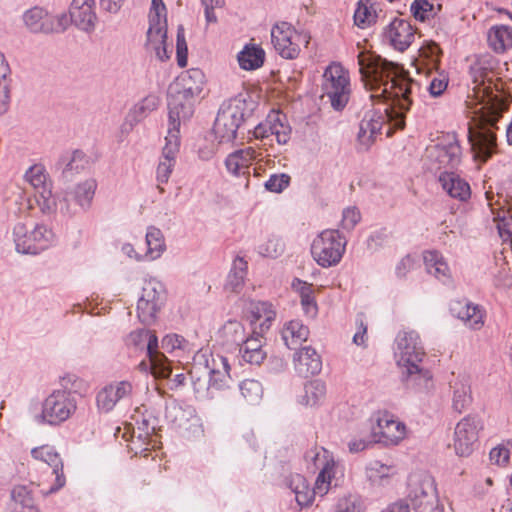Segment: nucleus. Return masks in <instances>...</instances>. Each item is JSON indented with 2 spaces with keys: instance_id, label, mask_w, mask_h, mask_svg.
<instances>
[{
  "instance_id": "18",
  "label": "nucleus",
  "mask_w": 512,
  "mask_h": 512,
  "mask_svg": "<svg viewBox=\"0 0 512 512\" xmlns=\"http://www.w3.org/2000/svg\"><path fill=\"white\" fill-rule=\"evenodd\" d=\"M384 36L395 49L404 51L414 40V30L407 20L395 18L385 28Z\"/></svg>"
},
{
  "instance_id": "14",
  "label": "nucleus",
  "mask_w": 512,
  "mask_h": 512,
  "mask_svg": "<svg viewBox=\"0 0 512 512\" xmlns=\"http://www.w3.org/2000/svg\"><path fill=\"white\" fill-rule=\"evenodd\" d=\"M89 158L81 150L63 153L54 165L56 173H59L61 180L70 182L76 174L87 169Z\"/></svg>"
},
{
  "instance_id": "32",
  "label": "nucleus",
  "mask_w": 512,
  "mask_h": 512,
  "mask_svg": "<svg viewBox=\"0 0 512 512\" xmlns=\"http://www.w3.org/2000/svg\"><path fill=\"white\" fill-rule=\"evenodd\" d=\"M289 488L295 494L296 502L300 507L309 506L317 494L314 489L309 488L306 479L299 474L291 478Z\"/></svg>"
},
{
  "instance_id": "31",
  "label": "nucleus",
  "mask_w": 512,
  "mask_h": 512,
  "mask_svg": "<svg viewBox=\"0 0 512 512\" xmlns=\"http://www.w3.org/2000/svg\"><path fill=\"white\" fill-rule=\"evenodd\" d=\"M11 512H38L31 491L23 485L11 491Z\"/></svg>"
},
{
  "instance_id": "42",
  "label": "nucleus",
  "mask_w": 512,
  "mask_h": 512,
  "mask_svg": "<svg viewBox=\"0 0 512 512\" xmlns=\"http://www.w3.org/2000/svg\"><path fill=\"white\" fill-rule=\"evenodd\" d=\"M180 130L168 127L167 136L165 137V146L162 150V161H169L175 164L176 155L180 146Z\"/></svg>"
},
{
  "instance_id": "6",
  "label": "nucleus",
  "mask_w": 512,
  "mask_h": 512,
  "mask_svg": "<svg viewBox=\"0 0 512 512\" xmlns=\"http://www.w3.org/2000/svg\"><path fill=\"white\" fill-rule=\"evenodd\" d=\"M322 84V97H327L332 108L343 110L350 98L349 73L339 63L330 64L324 71Z\"/></svg>"
},
{
  "instance_id": "58",
  "label": "nucleus",
  "mask_w": 512,
  "mask_h": 512,
  "mask_svg": "<svg viewBox=\"0 0 512 512\" xmlns=\"http://www.w3.org/2000/svg\"><path fill=\"white\" fill-rule=\"evenodd\" d=\"M244 152H233L225 160L226 168L229 172H231L234 175H240L241 173H245L242 171L243 169H246L245 165L243 164L241 160V155Z\"/></svg>"
},
{
  "instance_id": "56",
  "label": "nucleus",
  "mask_w": 512,
  "mask_h": 512,
  "mask_svg": "<svg viewBox=\"0 0 512 512\" xmlns=\"http://www.w3.org/2000/svg\"><path fill=\"white\" fill-rule=\"evenodd\" d=\"M291 177L288 174H272L265 182L266 190L273 193H281L290 184Z\"/></svg>"
},
{
  "instance_id": "49",
  "label": "nucleus",
  "mask_w": 512,
  "mask_h": 512,
  "mask_svg": "<svg viewBox=\"0 0 512 512\" xmlns=\"http://www.w3.org/2000/svg\"><path fill=\"white\" fill-rule=\"evenodd\" d=\"M34 196L42 213L51 214L57 210L58 204L49 188L37 191Z\"/></svg>"
},
{
  "instance_id": "5",
  "label": "nucleus",
  "mask_w": 512,
  "mask_h": 512,
  "mask_svg": "<svg viewBox=\"0 0 512 512\" xmlns=\"http://www.w3.org/2000/svg\"><path fill=\"white\" fill-rule=\"evenodd\" d=\"M77 400L68 389L53 390L42 402L41 413L35 416L38 424L60 426L76 412Z\"/></svg>"
},
{
  "instance_id": "27",
  "label": "nucleus",
  "mask_w": 512,
  "mask_h": 512,
  "mask_svg": "<svg viewBox=\"0 0 512 512\" xmlns=\"http://www.w3.org/2000/svg\"><path fill=\"white\" fill-rule=\"evenodd\" d=\"M450 311L473 329H479L483 325L482 313L477 305L457 301L451 304Z\"/></svg>"
},
{
  "instance_id": "15",
  "label": "nucleus",
  "mask_w": 512,
  "mask_h": 512,
  "mask_svg": "<svg viewBox=\"0 0 512 512\" xmlns=\"http://www.w3.org/2000/svg\"><path fill=\"white\" fill-rule=\"evenodd\" d=\"M372 433L374 442L395 445L404 437L405 425L384 414L377 418V425L373 427Z\"/></svg>"
},
{
  "instance_id": "21",
  "label": "nucleus",
  "mask_w": 512,
  "mask_h": 512,
  "mask_svg": "<svg viewBox=\"0 0 512 512\" xmlns=\"http://www.w3.org/2000/svg\"><path fill=\"white\" fill-rule=\"evenodd\" d=\"M439 182L443 189L452 197L465 201L470 197L469 184L454 171H443L439 174Z\"/></svg>"
},
{
  "instance_id": "46",
  "label": "nucleus",
  "mask_w": 512,
  "mask_h": 512,
  "mask_svg": "<svg viewBox=\"0 0 512 512\" xmlns=\"http://www.w3.org/2000/svg\"><path fill=\"white\" fill-rule=\"evenodd\" d=\"M151 373L156 378L166 379L172 374L171 363L164 354H159L149 358Z\"/></svg>"
},
{
  "instance_id": "53",
  "label": "nucleus",
  "mask_w": 512,
  "mask_h": 512,
  "mask_svg": "<svg viewBox=\"0 0 512 512\" xmlns=\"http://www.w3.org/2000/svg\"><path fill=\"white\" fill-rule=\"evenodd\" d=\"M434 6L428 0H414L411 12L416 20L424 22L433 16Z\"/></svg>"
},
{
  "instance_id": "25",
  "label": "nucleus",
  "mask_w": 512,
  "mask_h": 512,
  "mask_svg": "<svg viewBox=\"0 0 512 512\" xmlns=\"http://www.w3.org/2000/svg\"><path fill=\"white\" fill-rule=\"evenodd\" d=\"M237 60L241 69L256 70L264 64L265 51L260 45L249 43L238 53Z\"/></svg>"
},
{
  "instance_id": "50",
  "label": "nucleus",
  "mask_w": 512,
  "mask_h": 512,
  "mask_svg": "<svg viewBox=\"0 0 512 512\" xmlns=\"http://www.w3.org/2000/svg\"><path fill=\"white\" fill-rule=\"evenodd\" d=\"M113 395V387H110V385L100 390L96 397L98 408L104 412L111 411L118 402L117 397Z\"/></svg>"
},
{
  "instance_id": "59",
  "label": "nucleus",
  "mask_w": 512,
  "mask_h": 512,
  "mask_svg": "<svg viewBox=\"0 0 512 512\" xmlns=\"http://www.w3.org/2000/svg\"><path fill=\"white\" fill-rule=\"evenodd\" d=\"M147 337H149V330L137 329L128 335L126 343L128 346H133L137 349H144Z\"/></svg>"
},
{
  "instance_id": "41",
  "label": "nucleus",
  "mask_w": 512,
  "mask_h": 512,
  "mask_svg": "<svg viewBox=\"0 0 512 512\" xmlns=\"http://www.w3.org/2000/svg\"><path fill=\"white\" fill-rule=\"evenodd\" d=\"M221 331L228 344L240 346L247 338L243 324L237 320L227 321Z\"/></svg>"
},
{
  "instance_id": "2",
  "label": "nucleus",
  "mask_w": 512,
  "mask_h": 512,
  "mask_svg": "<svg viewBox=\"0 0 512 512\" xmlns=\"http://www.w3.org/2000/svg\"><path fill=\"white\" fill-rule=\"evenodd\" d=\"M480 108L473 111V125L468 129V140L476 159L486 162L497 149L495 130L497 123L508 110V103L492 93L479 101Z\"/></svg>"
},
{
  "instance_id": "17",
  "label": "nucleus",
  "mask_w": 512,
  "mask_h": 512,
  "mask_svg": "<svg viewBox=\"0 0 512 512\" xmlns=\"http://www.w3.org/2000/svg\"><path fill=\"white\" fill-rule=\"evenodd\" d=\"M31 455L34 459L43 461L52 468L55 475V483L50 487V493H54L64 487L66 479L63 472V462L60 455L52 447L42 446L34 448L31 451Z\"/></svg>"
},
{
  "instance_id": "19",
  "label": "nucleus",
  "mask_w": 512,
  "mask_h": 512,
  "mask_svg": "<svg viewBox=\"0 0 512 512\" xmlns=\"http://www.w3.org/2000/svg\"><path fill=\"white\" fill-rule=\"evenodd\" d=\"M248 312V319L251 325H255L257 322L261 321L258 326L253 328L255 335H263L268 331L276 317L272 304L265 301H251Z\"/></svg>"
},
{
  "instance_id": "16",
  "label": "nucleus",
  "mask_w": 512,
  "mask_h": 512,
  "mask_svg": "<svg viewBox=\"0 0 512 512\" xmlns=\"http://www.w3.org/2000/svg\"><path fill=\"white\" fill-rule=\"evenodd\" d=\"M94 6L95 0H73L69 10L71 22L85 32L93 31L97 21Z\"/></svg>"
},
{
  "instance_id": "57",
  "label": "nucleus",
  "mask_w": 512,
  "mask_h": 512,
  "mask_svg": "<svg viewBox=\"0 0 512 512\" xmlns=\"http://www.w3.org/2000/svg\"><path fill=\"white\" fill-rule=\"evenodd\" d=\"M176 42L177 64L183 68L187 65L188 47L185 39L184 28L182 26L178 27Z\"/></svg>"
},
{
  "instance_id": "23",
  "label": "nucleus",
  "mask_w": 512,
  "mask_h": 512,
  "mask_svg": "<svg viewBox=\"0 0 512 512\" xmlns=\"http://www.w3.org/2000/svg\"><path fill=\"white\" fill-rule=\"evenodd\" d=\"M262 337L263 335H255L254 330H252L251 336L246 338L239 346L243 361L253 365H260L263 362L266 358V352L262 349Z\"/></svg>"
},
{
  "instance_id": "62",
  "label": "nucleus",
  "mask_w": 512,
  "mask_h": 512,
  "mask_svg": "<svg viewBox=\"0 0 512 512\" xmlns=\"http://www.w3.org/2000/svg\"><path fill=\"white\" fill-rule=\"evenodd\" d=\"M284 245L278 239H269L265 244V247H261L260 253L264 256L276 258L282 254Z\"/></svg>"
},
{
  "instance_id": "48",
  "label": "nucleus",
  "mask_w": 512,
  "mask_h": 512,
  "mask_svg": "<svg viewBox=\"0 0 512 512\" xmlns=\"http://www.w3.org/2000/svg\"><path fill=\"white\" fill-rule=\"evenodd\" d=\"M160 308L161 306L155 304V302H148L147 299L139 298L137 303V314L139 320L143 324L152 323L155 320L156 314Z\"/></svg>"
},
{
  "instance_id": "34",
  "label": "nucleus",
  "mask_w": 512,
  "mask_h": 512,
  "mask_svg": "<svg viewBox=\"0 0 512 512\" xmlns=\"http://www.w3.org/2000/svg\"><path fill=\"white\" fill-rule=\"evenodd\" d=\"M246 273L247 262L243 258L237 257L234 260L232 269L228 274L225 290L233 293H239L244 286Z\"/></svg>"
},
{
  "instance_id": "20",
  "label": "nucleus",
  "mask_w": 512,
  "mask_h": 512,
  "mask_svg": "<svg viewBox=\"0 0 512 512\" xmlns=\"http://www.w3.org/2000/svg\"><path fill=\"white\" fill-rule=\"evenodd\" d=\"M295 370L305 378L318 374L322 369L319 354L311 346H305L294 356Z\"/></svg>"
},
{
  "instance_id": "4",
  "label": "nucleus",
  "mask_w": 512,
  "mask_h": 512,
  "mask_svg": "<svg viewBox=\"0 0 512 512\" xmlns=\"http://www.w3.org/2000/svg\"><path fill=\"white\" fill-rule=\"evenodd\" d=\"M255 106L253 100L241 95L222 103L213 125V133L219 143H230L236 139L238 130L251 118Z\"/></svg>"
},
{
  "instance_id": "44",
  "label": "nucleus",
  "mask_w": 512,
  "mask_h": 512,
  "mask_svg": "<svg viewBox=\"0 0 512 512\" xmlns=\"http://www.w3.org/2000/svg\"><path fill=\"white\" fill-rule=\"evenodd\" d=\"M140 298L147 299L148 302H155V304L162 306L165 300L163 285L156 280H149L145 282Z\"/></svg>"
},
{
  "instance_id": "9",
  "label": "nucleus",
  "mask_w": 512,
  "mask_h": 512,
  "mask_svg": "<svg viewBox=\"0 0 512 512\" xmlns=\"http://www.w3.org/2000/svg\"><path fill=\"white\" fill-rule=\"evenodd\" d=\"M426 153L427 158L438 165L437 170L453 171L461 162V147L455 133L443 136L437 144L428 147Z\"/></svg>"
},
{
  "instance_id": "3",
  "label": "nucleus",
  "mask_w": 512,
  "mask_h": 512,
  "mask_svg": "<svg viewBox=\"0 0 512 512\" xmlns=\"http://www.w3.org/2000/svg\"><path fill=\"white\" fill-rule=\"evenodd\" d=\"M395 356L400 368V379L406 388L422 392L433 387L430 370L422 366L425 351L418 333L400 332L396 337Z\"/></svg>"
},
{
  "instance_id": "1",
  "label": "nucleus",
  "mask_w": 512,
  "mask_h": 512,
  "mask_svg": "<svg viewBox=\"0 0 512 512\" xmlns=\"http://www.w3.org/2000/svg\"><path fill=\"white\" fill-rule=\"evenodd\" d=\"M358 63L364 86L371 92L370 100L374 105H385L383 110L367 113L360 123L357 135L359 149L367 151L384 124L390 126L388 137L405 127L406 114L412 105L410 95L415 87L419 88V83L402 66L379 55L361 53Z\"/></svg>"
},
{
  "instance_id": "12",
  "label": "nucleus",
  "mask_w": 512,
  "mask_h": 512,
  "mask_svg": "<svg viewBox=\"0 0 512 512\" xmlns=\"http://www.w3.org/2000/svg\"><path fill=\"white\" fill-rule=\"evenodd\" d=\"M97 188L95 179H87L77 184L66 196L59 202V209L63 214H75L77 211L72 210L68 204L69 199L75 201L76 205L83 211H87L92 203Z\"/></svg>"
},
{
  "instance_id": "38",
  "label": "nucleus",
  "mask_w": 512,
  "mask_h": 512,
  "mask_svg": "<svg viewBox=\"0 0 512 512\" xmlns=\"http://www.w3.org/2000/svg\"><path fill=\"white\" fill-rule=\"evenodd\" d=\"M424 263L429 274L434 275L438 279L448 277V265L437 251L426 252L424 254Z\"/></svg>"
},
{
  "instance_id": "30",
  "label": "nucleus",
  "mask_w": 512,
  "mask_h": 512,
  "mask_svg": "<svg viewBox=\"0 0 512 512\" xmlns=\"http://www.w3.org/2000/svg\"><path fill=\"white\" fill-rule=\"evenodd\" d=\"M49 17L50 15L42 8L34 7L24 13L23 20L32 33L50 34L53 28L48 22Z\"/></svg>"
},
{
  "instance_id": "26",
  "label": "nucleus",
  "mask_w": 512,
  "mask_h": 512,
  "mask_svg": "<svg viewBox=\"0 0 512 512\" xmlns=\"http://www.w3.org/2000/svg\"><path fill=\"white\" fill-rule=\"evenodd\" d=\"M450 387L453 390L452 407L461 413L472 403L469 379L465 376L458 377L450 383Z\"/></svg>"
},
{
  "instance_id": "8",
  "label": "nucleus",
  "mask_w": 512,
  "mask_h": 512,
  "mask_svg": "<svg viewBox=\"0 0 512 512\" xmlns=\"http://www.w3.org/2000/svg\"><path fill=\"white\" fill-rule=\"evenodd\" d=\"M15 249L18 253L38 255L54 241V233L45 225L37 224L29 230L24 223H17L13 228Z\"/></svg>"
},
{
  "instance_id": "63",
  "label": "nucleus",
  "mask_w": 512,
  "mask_h": 512,
  "mask_svg": "<svg viewBox=\"0 0 512 512\" xmlns=\"http://www.w3.org/2000/svg\"><path fill=\"white\" fill-rule=\"evenodd\" d=\"M360 212L356 208H346L343 211L342 227L346 230H352L360 221Z\"/></svg>"
},
{
  "instance_id": "61",
  "label": "nucleus",
  "mask_w": 512,
  "mask_h": 512,
  "mask_svg": "<svg viewBox=\"0 0 512 512\" xmlns=\"http://www.w3.org/2000/svg\"><path fill=\"white\" fill-rule=\"evenodd\" d=\"M387 240L388 233L385 230L373 232L367 239V248L375 252L383 247Z\"/></svg>"
},
{
  "instance_id": "7",
  "label": "nucleus",
  "mask_w": 512,
  "mask_h": 512,
  "mask_svg": "<svg viewBox=\"0 0 512 512\" xmlns=\"http://www.w3.org/2000/svg\"><path fill=\"white\" fill-rule=\"evenodd\" d=\"M346 240L338 230L322 231L312 242L311 254L322 267L337 265L345 252Z\"/></svg>"
},
{
  "instance_id": "45",
  "label": "nucleus",
  "mask_w": 512,
  "mask_h": 512,
  "mask_svg": "<svg viewBox=\"0 0 512 512\" xmlns=\"http://www.w3.org/2000/svg\"><path fill=\"white\" fill-rule=\"evenodd\" d=\"M220 362L223 366V371L218 369H212L210 371L209 386L217 390L223 389L229 386L231 380L229 375V363L225 357H220Z\"/></svg>"
},
{
  "instance_id": "37",
  "label": "nucleus",
  "mask_w": 512,
  "mask_h": 512,
  "mask_svg": "<svg viewBox=\"0 0 512 512\" xmlns=\"http://www.w3.org/2000/svg\"><path fill=\"white\" fill-rule=\"evenodd\" d=\"M146 244L147 255H149L152 260L159 258L166 248L162 231L155 226L148 227Z\"/></svg>"
},
{
  "instance_id": "24",
  "label": "nucleus",
  "mask_w": 512,
  "mask_h": 512,
  "mask_svg": "<svg viewBox=\"0 0 512 512\" xmlns=\"http://www.w3.org/2000/svg\"><path fill=\"white\" fill-rule=\"evenodd\" d=\"M166 7L163 0H152L149 13V28L147 34L149 38L165 36Z\"/></svg>"
},
{
  "instance_id": "40",
  "label": "nucleus",
  "mask_w": 512,
  "mask_h": 512,
  "mask_svg": "<svg viewBox=\"0 0 512 512\" xmlns=\"http://www.w3.org/2000/svg\"><path fill=\"white\" fill-rule=\"evenodd\" d=\"M394 474V468L378 460L371 461L366 466V475L372 484L381 485Z\"/></svg>"
},
{
  "instance_id": "11",
  "label": "nucleus",
  "mask_w": 512,
  "mask_h": 512,
  "mask_svg": "<svg viewBox=\"0 0 512 512\" xmlns=\"http://www.w3.org/2000/svg\"><path fill=\"white\" fill-rule=\"evenodd\" d=\"M482 428V420L474 415H468L457 423L454 433V448L457 455L466 457L473 452Z\"/></svg>"
},
{
  "instance_id": "29",
  "label": "nucleus",
  "mask_w": 512,
  "mask_h": 512,
  "mask_svg": "<svg viewBox=\"0 0 512 512\" xmlns=\"http://www.w3.org/2000/svg\"><path fill=\"white\" fill-rule=\"evenodd\" d=\"M487 40L496 53H503L512 47V28L506 25H496L489 29Z\"/></svg>"
},
{
  "instance_id": "47",
  "label": "nucleus",
  "mask_w": 512,
  "mask_h": 512,
  "mask_svg": "<svg viewBox=\"0 0 512 512\" xmlns=\"http://www.w3.org/2000/svg\"><path fill=\"white\" fill-rule=\"evenodd\" d=\"M334 467L335 463L333 460L325 462L323 468L316 478L315 486L313 488L317 494L323 496L327 493Z\"/></svg>"
},
{
  "instance_id": "36",
  "label": "nucleus",
  "mask_w": 512,
  "mask_h": 512,
  "mask_svg": "<svg viewBox=\"0 0 512 512\" xmlns=\"http://www.w3.org/2000/svg\"><path fill=\"white\" fill-rule=\"evenodd\" d=\"M326 394V386L323 381L316 379L309 381L304 386V394L300 397V403L307 406L317 405Z\"/></svg>"
},
{
  "instance_id": "33",
  "label": "nucleus",
  "mask_w": 512,
  "mask_h": 512,
  "mask_svg": "<svg viewBox=\"0 0 512 512\" xmlns=\"http://www.w3.org/2000/svg\"><path fill=\"white\" fill-rule=\"evenodd\" d=\"M160 104V98L155 94H149L136 103L128 114L131 124H137L145 119Z\"/></svg>"
},
{
  "instance_id": "13",
  "label": "nucleus",
  "mask_w": 512,
  "mask_h": 512,
  "mask_svg": "<svg viewBox=\"0 0 512 512\" xmlns=\"http://www.w3.org/2000/svg\"><path fill=\"white\" fill-rule=\"evenodd\" d=\"M295 33L287 22L276 24L271 30V41L278 54L285 59H295L300 53L298 44L292 41Z\"/></svg>"
},
{
  "instance_id": "54",
  "label": "nucleus",
  "mask_w": 512,
  "mask_h": 512,
  "mask_svg": "<svg viewBox=\"0 0 512 512\" xmlns=\"http://www.w3.org/2000/svg\"><path fill=\"white\" fill-rule=\"evenodd\" d=\"M25 179L37 190L42 191L46 187V175L41 166H32L25 173Z\"/></svg>"
},
{
  "instance_id": "55",
  "label": "nucleus",
  "mask_w": 512,
  "mask_h": 512,
  "mask_svg": "<svg viewBox=\"0 0 512 512\" xmlns=\"http://www.w3.org/2000/svg\"><path fill=\"white\" fill-rule=\"evenodd\" d=\"M376 17V13H372L367 5L359 3L354 13V22L358 27L365 28L374 23Z\"/></svg>"
},
{
  "instance_id": "60",
  "label": "nucleus",
  "mask_w": 512,
  "mask_h": 512,
  "mask_svg": "<svg viewBox=\"0 0 512 512\" xmlns=\"http://www.w3.org/2000/svg\"><path fill=\"white\" fill-rule=\"evenodd\" d=\"M185 343L186 340L183 336L178 334H169L162 339L161 346L167 352H172L175 349H184Z\"/></svg>"
},
{
  "instance_id": "51",
  "label": "nucleus",
  "mask_w": 512,
  "mask_h": 512,
  "mask_svg": "<svg viewBox=\"0 0 512 512\" xmlns=\"http://www.w3.org/2000/svg\"><path fill=\"white\" fill-rule=\"evenodd\" d=\"M301 305L307 315L315 316L318 311L311 285L304 283L300 290Z\"/></svg>"
},
{
  "instance_id": "39",
  "label": "nucleus",
  "mask_w": 512,
  "mask_h": 512,
  "mask_svg": "<svg viewBox=\"0 0 512 512\" xmlns=\"http://www.w3.org/2000/svg\"><path fill=\"white\" fill-rule=\"evenodd\" d=\"M270 120V134L276 137L279 144H286L289 141L291 134V127L286 122V116L274 113L270 115Z\"/></svg>"
},
{
  "instance_id": "28",
  "label": "nucleus",
  "mask_w": 512,
  "mask_h": 512,
  "mask_svg": "<svg viewBox=\"0 0 512 512\" xmlns=\"http://www.w3.org/2000/svg\"><path fill=\"white\" fill-rule=\"evenodd\" d=\"M11 69L5 55L0 52V115L5 114L11 101Z\"/></svg>"
},
{
  "instance_id": "22",
  "label": "nucleus",
  "mask_w": 512,
  "mask_h": 512,
  "mask_svg": "<svg viewBox=\"0 0 512 512\" xmlns=\"http://www.w3.org/2000/svg\"><path fill=\"white\" fill-rule=\"evenodd\" d=\"M205 83V75L201 69L192 68L183 73L177 80L172 83L175 89H181L186 93L198 96Z\"/></svg>"
},
{
  "instance_id": "35",
  "label": "nucleus",
  "mask_w": 512,
  "mask_h": 512,
  "mask_svg": "<svg viewBox=\"0 0 512 512\" xmlns=\"http://www.w3.org/2000/svg\"><path fill=\"white\" fill-rule=\"evenodd\" d=\"M308 336V327L298 320L290 321L282 332V339L289 349H293L291 345L298 341H306Z\"/></svg>"
},
{
  "instance_id": "10",
  "label": "nucleus",
  "mask_w": 512,
  "mask_h": 512,
  "mask_svg": "<svg viewBox=\"0 0 512 512\" xmlns=\"http://www.w3.org/2000/svg\"><path fill=\"white\" fill-rule=\"evenodd\" d=\"M194 97L181 89H175L171 84L168 89V127L179 129L182 121L193 115Z\"/></svg>"
},
{
  "instance_id": "52",
  "label": "nucleus",
  "mask_w": 512,
  "mask_h": 512,
  "mask_svg": "<svg viewBox=\"0 0 512 512\" xmlns=\"http://www.w3.org/2000/svg\"><path fill=\"white\" fill-rule=\"evenodd\" d=\"M166 39H167V27H165V36L159 37H153V39L149 38L147 35V42L146 46L152 50L155 51L156 57L161 61H166L170 58L169 52L167 50L166 45Z\"/></svg>"
},
{
  "instance_id": "64",
  "label": "nucleus",
  "mask_w": 512,
  "mask_h": 512,
  "mask_svg": "<svg viewBox=\"0 0 512 512\" xmlns=\"http://www.w3.org/2000/svg\"><path fill=\"white\" fill-rule=\"evenodd\" d=\"M490 460L496 465H506L509 461V454L504 445H498L490 451Z\"/></svg>"
},
{
  "instance_id": "43",
  "label": "nucleus",
  "mask_w": 512,
  "mask_h": 512,
  "mask_svg": "<svg viewBox=\"0 0 512 512\" xmlns=\"http://www.w3.org/2000/svg\"><path fill=\"white\" fill-rule=\"evenodd\" d=\"M239 389L244 399L250 403H258L263 396L262 384L255 379H245L239 384Z\"/></svg>"
}]
</instances>
